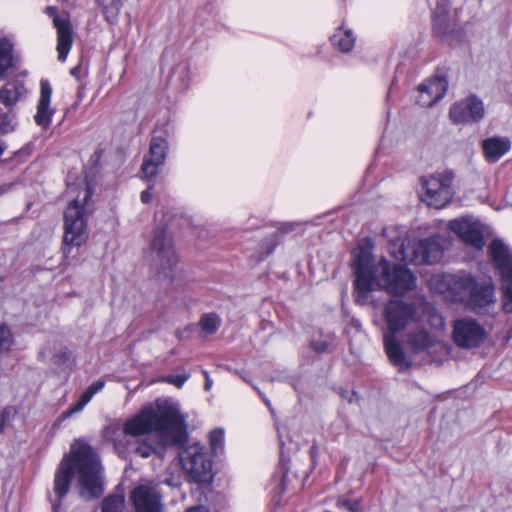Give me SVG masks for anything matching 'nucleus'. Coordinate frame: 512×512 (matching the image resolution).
<instances>
[{
  "instance_id": "nucleus-1",
  "label": "nucleus",
  "mask_w": 512,
  "mask_h": 512,
  "mask_svg": "<svg viewBox=\"0 0 512 512\" xmlns=\"http://www.w3.org/2000/svg\"><path fill=\"white\" fill-rule=\"evenodd\" d=\"M75 471L78 474L79 493L85 500H94L103 494L104 481L99 455L88 443L77 440L55 472L54 499L50 498L53 512H57L61 500L68 493Z\"/></svg>"
},
{
  "instance_id": "nucleus-2",
  "label": "nucleus",
  "mask_w": 512,
  "mask_h": 512,
  "mask_svg": "<svg viewBox=\"0 0 512 512\" xmlns=\"http://www.w3.org/2000/svg\"><path fill=\"white\" fill-rule=\"evenodd\" d=\"M152 431L159 433L164 445H183L187 440L185 419L173 403L158 404L157 408H143L135 417L126 421V436H141Z\"/></svg>"
},
{
  "instance_id": "nucleus-3",
  "label": "nucleus",
  "mask_w": 512,
  "mask_h": 512,
  "mask_svg": "<svg viewBox=\"0 0 512 512\" xmlns=\"http://www.w3.org/2000/svg\"><path fill=\"white\" fill-rule=\"evenodd\" d=\"M415 315V306L403 300H390L384 308V319L387 324V331L383 334L384 348L390 362L399 371L409 369L412 363L395 334L403 331L414 320Z\"/></svg>"
},
{
  "instance_id": "nucleus-4",
  "label": "nucleus",
  "mask_w": 512,
  "mask_h": 512,
  "mask_svg": "<svg viewBox=\"0 0 512 512\" xmlns=\"http://www.w3.org/2000/svg\"><path fill=\"white\" fill-rule=\"evenodd\" d=\"M83 196H77L71 201L64 212V236L62 251L65 257L71 248L80 247L88 238L87 216L93 213L94 208L90 203L93 194L91 187L86 184L82 191Z\"/></svg>"
},
{
  "instance_id": "nucleus-5",
  "label": "nucleus",
  "mask_w": 512,
  "mask_h": 512,
  "mask_svg": "<svg viewBox=\"0 0 512 512\" xmlns=\"http://www.w3.org/2000/svg\"><path fill=\"white\" fill-rule=\"evenodd\" d=\"M373 248V241L370 238H365L353 261L354 297L355 302L361 306L368 303L369 295L374 289L376 269L379 267V262L373 263Z\"/></svg>"
},
{
  "instance_id": "nucleus-6",
  "label": "nucleus",
  "mask_w": 512,
  "mask_h": 512,
  "mask_svg": "<svg viewBox=\"0 0 512 512\" xmlns=\"http://www.w3.org/2000/svg\"><path fill=\"white\" fill-rule=\"evenodd\" d=\"M149 251L155 275L160 280H173L178 259L172 237L163 226L154 229Z\"/></svg>"
},
{
  "instance_id": "nucleus-7",
  "label": "nucleus",
  "mask_w": 512,
  "mask_h": 512,
  "mask_svg": "<svg viewBox=\"0 0 512 512\" xmlns=\"http://www.w3.org/2000/svg\"><path fill=\"white\" fill-rule=\"evenodd\" d=\"M444 247L440 236H432L421 240L403 241L398 251L392 253L396 260L405 263L422 265L435 264L443 256Z\"/></svg>"
},
{
  "instance_id": "nucleus-8",
  "label": "nucleus",
  "mask_w": 512,
  "mask_h": 512,
  "mask_svg": "<svg viewBox=\"0 0 512 512\" xmlns=\"http://www.w3.org/2000/svg\"><path fill=\"white\" fill-rule=\"evenodd\" d=\"M376 275L374 287L382 288L390 294L403 295L415 288L416 278L412 272L404 266L392 265L385 258L379 261Z\"/></svg>"
},
{
  "instance_id": "nucleus-9",
  "label": "nucleus",
  "mask_w": 512,
  "mask_h": 512,
  "mask_svg": "<svg viewBox=\"0 0 512 512\" xmlns=\"http://www.w3.org/2000/svg\"><path fill=\"white\" fill-rule=\"evenodd\" d=\"M489 253L501 277L502 307L505 313H512V252L499 239L489 245Z\"/></svg>"
},
{
  "instance_id": "nucleus-10",
  "label": "nucleus",
  "mask_w": 512,
  "mask_h": 512,
  "mask_svg": "<svg viewBox=\"0 0 512 512\" xmlns=\"http://www.w3.org/2000/svg\"><path fill=\"white\" fill-rule=\"evenodd\" d=\"M183 470L187 472L192 481L208 483L212 480V461L198 443L181 449L178 453Z\"/></svg>"
},
{
  "instance_id": "nucleus-11",
  "label": "nucleus",
  "mask_w": 512,
  "mask_h": 512,
  "mask_svg": "<svg viewBox=\"0 0 512 512\" xmlns=\"http://www.w3.org/2000/svg\"><path fill=\"white\" fill-rule=\"evenodd\" d=\"M454 174L451 171L431 175L423 180L425 188L424 201L436 209L444 208L453 198L452 181Z\"/></svg>"
},
{
  "instance_id": "nucleus-12",
  "label": "nucleus",
  "mask_w": 512,
  "mask_h": 512,
  "mask_svg": "<svg viewBox=\"0 0 512 512\" xmlns=\"http://www.w3.org/2000/svg\"><path fill=\"white\" fill-rule=\"evenodd\" d=\"M487 338L484 327L475 319L462 318L453 324L452 339L456 346L473 349L482 345Z\"/></svg>"
},
{
  "instance_id": "nucleus-13",
  "label": "nucleus",
  "mask_w": 512,
  "mask_h": 512,
  "mask_svg": "<svg viewBox=\"0 0 512 512\" xmlns=\"http://www.w3.org/2000/svg\"><path fill=\"white\" fill-rule=\"evenodd\" d=\"M461 285L470 290L469 306L478 315L488 312L489 307L496 302L494 287L492 284H479L470 275L460 277Z\"/></svg>"
},
{
  "instance_id": "nucleus-14",
  "label": "nucleus",
  "mask_w": 512,
  "mask_h": 512,
  "mask_svg": "<svg viewBox=\"0 0 512 512\" xmlns=\"http://www.w3.org/2000/svg\"><path fill=\"white\" fill-rule=\"evenodd\" d=\"M484 114L483 102L475 95L454 103L449 110L450 120L454 124L478 123Z\"/></svg>"
},
{
  "instance_id": "nucleus-15",
  "label": "nucleus",
  "mask_w": 512,
  "mask_h": 512,
  "mask_svg": "<svg viewBox=\"0 0 512 512\" xmlns=\"http://www.w3.org/2000/svg\"><path fill=\"white\" fill-rule=\"evenodd\" d=\"M135 512H161L162 495L157 486L140 484L129 494Z\"/></svg>"
},
{
  "instance_id": "nucleus-16",
  "label": "nucleus",
  "mask_w": 512,
  "mask_h": 512,
  "mask_svg": "<svg viewBox=\"0 0 512 512\" xmlns=\"http://www.w3.org/2000/svg\"><path fill=\"white\" fill-rule=\"evenodd\" d=\"M45 14L52 18L53 25L57 30V51L58 59L64 62L73 43L72 25L67 16H60L56 6H48Z\"/></svg>"
},
{
  "instance_id": "nucleus-17",
  "label": "nucleus",
  "mask_w": 512,
  "mask_h": 512,
  "mask_svg": "<svg viewBox=\"0 0 512 512\" xmlns=\"http://www.w3.org/2000/svg\"><path fill=\"white\" fill-rule=\"evenodd\" d=\"M168 151V142L163 137H153L148 153L143 158L141 172L146 179H152L159 173L160 167L165 163Z\"/></svg>"
},
{
  "instance_id": "nucleus-18",
  "label": "nucleus",
  "mask_w": 512,
  "mask_h": 512,
  "mask_svg": "<svg viewBox=\"0 0 512 512\" xmlns=\"http://www.w3.org/2000/svg\"><path fill=\"white\" fill-rule=\"evenodd\" d=\"M449 229L457 234L466 244L477 250H482L485 241L483 233L478 222H472L466 218L453 219L449 221Z\"/></svg>"
},
{
  "instance_id": "nucleus-19",
  "label": "nucleus",
  "mask_w": 512,
  "mask_h": 512,
  "mask_svg": "<svg viewBox=\"0 0 512 512\" xmlns=\"http://www.w3.org/2000/svg\"><path fill=\"white\" fill-rule=\"evenodd\" d=\"M433 32L441 41L447 42L449 45H455L462 41L464 32L449 21L446 14L436 15L433 21Z\"/></svg>"
},
{
  "instance_id": "nucleus-20",
  "label": "nucleus",
  "mask_w": 512,
  "mask_h": 512,
  "mask_svg": "<svg viewBox=\"0 0 512 512\" xmlns=\"http://www.w3.org/2000/svg\"><path fill=\"white\" fill-rule=\"evenodd\" d=\"M52 88L47 80L40 82V99L37 105V112L34 116L35 123L42 128L49 127L54 110L50 109Z\"/></svg>"
},
{
  "instance_id": "nucleus-21",
  "label": "nucleus",
  "mask_w": 512,
  "mask_h": 512,
  "mask_svg": "<svg viewBox=\"0 0 512 512\" xmlns=\"http://www.w3.org/2000/svg\"><path fill=\"white\" fill-rule=\"evenodd\" d=\"M418 90L421 93H427L431 96L429 105H432L441 100L448 90L446 71L444 69H437L433 78L422 83Z\"/></svg>"
},
{
  "instance_id": "nucleus-22",
  "label": "nucleus",
  "mask_w": 512,
  "mask_h": 512,
  "mask_svg": "<svg viewBox=\"0 0 512 512\" xmlns=\"http://www.w3.org/2000/svg\"><path fill=\"white\" fill-rule=\"evenodd\" d=\"M481 147L485 160L494 163L510 150L511 142L508 138L493 136L484 139Z\"/></svg>"
},
{
  "instance_id": "nucleus-23",
  "label": "nucleus",
  "mask_w": 512,
  "mask_h": 512,
  "mask_svg": "<svg viewBox=\"0 0 512 512\" xmlns=\"http://www.w3.org/2000/svg\"><path fill=\"white\" fill-rule=\"evenodd\" d=\"M405 344L413 354L426 351L434 344V339L429 331L424 328H415L406 335Z\"/></svg>"
},
{
  "instance_id": "nucleus-24",
  "label": "nucleus",
  "mask_w": 512,
  "mask_h": 512,
  "mask_svg": "<svg viewBox=\"0 0 512 512\" xmlns=\"http://www.w3.org/2000/svg\"><path fill=\"white\" fill-rule=\"evenodd\" d=\"M330 41L334 48L340 52L348 53L355 46L356 36L353 30L345 28L343 25H341L330 37Z\"/></svg>"
},
{
  "instance_id": "nucleus-25",
  "label": "nucleus",
  "mask_w": 512,
  "mask_h": 512,
  "mask_svg": "<svg viewBox=\"0 0 512 512\" xmlns=\"http://www.w3.org/2000/svg\"><path fill=\"white\" fill-rule=\"evenodd\" d=\"M280 461H279V467H278V470L276 471L275 475H274V481L276 482V485L274 487V492L277 494V495H281L282 493H284L287 488H288V484L290 482V479H289V468H288V461L289 459L286 458L285 456V451H284V443L281 442V446H280Z\"/></svg>"
},
{
  "instance_id": "nucleus-26",
  "label": "nucleus",
  "mask_w": 512,
  "mask_h": 512,
  "mask_svg": "<svg viewBox=\"0 0 512 512\" xmlns=\"http://www.w3.org/2000/svg\"><path fill=\"white\" fill-rule=\"evenodd\" d=\"M125 504V491L121 484L102 501L101 512H122Z\"/></svg>"
},
{
  "instance_id": "nucleus-27",
  "label": "nucleus",
  "mask_w": 512,
  "mask_h": 512,
  "mask_svg": "<svg viewBox=\"0 0 512 512\" xmlns=\"http://www.w3.org/2000/svg\"><path fill=\"white\" fill-rule=\"evenodd\" d=\"M182 445H164L160 440L157 444H150L147 441L137 443L133 451L135 454L142 458H147L152 454H157L160 457L164 456V451L167 447H181Z\"/></svg>"
},
{
  "instance_id": "nucleus-28",
  "label": "nucleus",
  "mask_w": 512,
  "mask_h": 512,
  "mask_svg": "<svg viewBox=\"0 0 512 512\" xmlns=\"http://www.w3.org/2000/svg\"><path fill=\"white\" fill-rule=\"evenodd\" d=\"M97 3L101 7L105 20L109 24H115L123 5L122 0H97Z\"/></svg>"
},
{
  "instance_id": "nucleus-29",
  "label": "nucleus",
  "mask_w": 512,
  "mask_h": 512,
  "mask_svg": "<svg viewBox=\"0 0 512 512\" xmlns=\"http://www.w3.org/2000/svg\"><path fill=\"white\" fill-rule=\"evenodd\" d=\"M18 119L12 110L3 111L0 109V136L11 134L17 130Z\"/></svg>"
},
{
  "instance_id": "nucleus-30",
  "label": "nucleus",
  "mask_w": 512,
  "mask_h": 512,
  "mask_svg": "<svg viewBox=\"0 0 512 512\" xmlns=\"http://www.w3.org/2000/svg\"><path fill=\"white\" fill-rule=\"evenodd\" d=\"M220 324L221 320L219 316L215 313L205 314L201 317L199 321L201 333L204 335H212L216 333V331L220 327Z\"/></svg>"
},
{
  "instance_id": "nucleus-31",
  "label": "nucleus",
  "mask_w": 512,
  "mask_h": 512,
  "mask_svg": "<svg viewBox=\"0 0 512 512\" xmlns=\"http://www.w3.org/2000/svg\"><path fill=\"white\" fill-rule=\"evenodd\" d=\"M12 45L7 40H0V78L12 67Z\"/></svg>"
},
{
  "instance_id": "nucleus-32",
  "label": "nucleus",
  "mask_w": 512,
  "mask_h": 512,
  "mask_svg": "<svg viewBox=\"0 0 512 512\" xmlns=\"http://www.w3.org/2000/svg\"><path fill=\"white\" fill-rule=\"evenodd\" d=\"M93 396V391H90L87 388L80 396V399L73 406L62 413V418L66 419L71 417L73 414L80 412L85 407V405L90 402Z\"/></svg>"
},
{
  "instance_id": "nucleus-33",
  "label": "nucleus",
  "mask_w": 512,
  "mask_h": 512,
  "mask_svg": "<svg viewBox=\"0 0 512 512\" xmlns=\"http://www.w3.org/2000/svg\"><path fill=\"white\" fill-rule=\"evenodd\" d=\"M19 100L18 89L13 86L11 88L4 87L0 90V102L7 108L13 107Z\"/></svg>"
},
{
  "instance_id": "nucleus-34",
  "label": "nucleus",
  "mask_w": 512,
  "mask_h": 512,
  "mask_svg": "<svg viewBox=\"0 0 512 512\" xmlns=\"http://www.w3.org/2000/svg\"><path fill=\"white\" fill-rule=\"evenodd\" d=\"M14 338L6 324H0V354L8 352L13 344Z\"/></svg>"
},
{
  "instance_id": "nucleus-35",
  "label": "nucleus",
  "mask_w": 512,
  "mask_h": 512,
  "mask_svg": "<svg viewBox=\"0 0 512 512\" xmlns=\"http://www.w3.org/2000/svg\"><path fill=\"white\" fill-rule=\"evenodd\" d=\"M336 507L338 509L346 510L348 512H359L360 510H363L362 502L358 498H339L337 500Z\"/></svg>"
},
{
  "instance_id": "nucleus-36",
  "label": "nucleus",
  "mask_w": 512,
  "mask_h": 512,
  "mask_svg": "<svg viewBox=\"0 0 512 512\" xmlns=\"http://www.w3.org/2000/svg\"><path fill=\"white\" fill-rule=\"evenodd\" d=\"M53 362L58 366L71 367L74 364V356L68 348L61 349L53 356Z\"/></svg>"
},
{
  "instance_id": "nucleus-37",
  "label": "nucleus",
  "mask_w": 512,
  "mask_h": 512,
  "mask_svg": "<svg viewBox=\"0 0 512 512\" xmlns=\"http://www.w3.org/2000/svg\"><path fill=\"white\" fill-rule=\"evenodd\" d=\"M209 442L212 451L216 454L223 447L224 430L221 428L212 430L209 434Z\"/></svg>"
},
{
  "instance_id": "nucleus-38",
  "label": "nucleus",
  "mask_w": 512,
  "mask_h": 512,
  "mask_svg": "<svg viewBox=\"0 0 512 512\" xmlns=\"http://www.w3.org/2000/svg\"><path fill=\"white\" fill-rule=\"evenodd\" d=\"M277 236L278 232L273 233L271 238L267 240V242H265L266 251L261 255L260 259H263L264 257L270 255L273 252L275 246L277 245Z\"/></svg>"
},
{
  "instance_id": "nucleus-39",
  "label": "nucleus",
  "mask_w": 512,
  "mask_h": 512,
  "mask_svg": "<svg viewBox=\"0 0 512 512\" xmlns=\"http://www.w3.org/2000/svg\"><path fill=\"white\" fill-rule=\"evenodd\" d=\"M14 414L12 407H5L0 414V432L4 430L5 422L8 421Z\"/></svg>"
},
{
  "instance_id": "nucleus-40",
  "label": "nucleus",
  "mask_w": 512,
  "mask_h": 512,
  "mask_svg": "<svg viewBox=\"0 0 512 512\" xmlns=\"http://www.w3.org/2000/svg\"><path fill=\"white\" fill-rule=\"evenodd\" d=\"M187 379H188V376H183V375L171 376L168 378V382L174 384L177 387H181Z\"/></svg>"
},
{
  "instance_id": "nucleus-41",
  "label": "nucleus",
  "mask_w": 512,
  "mask_h": 512,
  "mask_svg": "<svg viewBox=\"0 0 512 512\" xmlns=\"http://www.w3.org/2000/svg\"><path fill=\"white\" fill-rule=\"evenodd\" d=\"M140 199L143 204H148L151 202V200H152L151 187H149L148 189L141 192Z\"/></svg>"
},
{
  "instance_id": "nucleus-42",
  "label": "nucleus",
  "mask_w": 512,
  "mask_h": 512,
  "mask_svg": "<svg viewBox=\"0 0 512 512\" xmlns=\"http://www.w3.org/2000/svg\"><path fill=\"white\" fill-rule=\"evenodd\" d=\"M313 349L318 353H323L327 350L328 344L324 341L314 342L312 343Z\"/></svg>"
},
{
  "instance_id": "nucleus-43",
  "label": "nucleus",
  "mask_w": 512,
  "mask_h": 512,
  "mask_svg": "<svg viewBox=\"0 0 512 512\" xmlns=\"http://www.w3.org/2000/svg\"><path fill=\"white\" fill-rule=\"evenodd\" d=\"M104 387V382L103 381H96L94 383H92L88 389L90 391H93V394L95 395L97 392H99L100 390H102V388Z\"/></svg>"
},
{
  "instance_id": "nucleus-44",
  "label": "nucleus",
  "mask_w": 512,
  "mask_h": 512,
  "mask_svg": "<svg viewBox=\"0 0 512 512\" xmlns=\"http://www.w3.org/2000/svg\"><path fill=\"white\" fill-rule=\"evenodd\" d=\"M203 374L205 376L204 389L206 391H209L211 389V387H212V380H211V378L209 376V373L207 371L204 370Z\"/></svg>"
},
{
  "instance_id": "nucleus-45",
  "label": "nucleus",
  "mask_w": 512,
  "mask_h": 512,
  "mask_svg": "<svg viewBox=\"0 0 512 512\" xmlns=\"http://www.w3.org/2000/svg\"><path fill=\"white\" fill-rule=\"evenodd\" d=\"M296 224L294 223H286V224H283L282 227L279 229L282 233H288L290 231H292L294 229V226Z\"/></svg>"
},
{
  "instance_id": "nucleus-46",
  "label": "nucleus",
  "mask_w": 512,
  "mask_h": 512,
  "mask_svg": "<svg viewBox=\"0 0 512 512\" xmlns=\"http://www.w3.org/2000/svg\"><path fill=\"white\" fill-rule=\"evenodd\" d=\"M343 397L347 398L348 402L351 403L354 400V397H356V392L351 391L350 393L347 392V394H342Z\"/></svg>"
},
{
  "instance_id": "nucleus-47",
  "label": "nucleus",
  "mask_w": 512,
  "mask_h": 512,
  "mask_svg": "<svg viewBox=\"0 0 512 512\" xmlns=\"http://www.w3.org/2000/svg\"><path fill=\"white\" fill-rule=\"evenodd\" d=\"M185 512H204L202 506H191L188 507Z\"/></svg>"
},
{
  "instance_id": "nucleus-48",
  "label": "nucleus",
  "mask_w": 512,
  "mask_h": 512,
  "mask_svg": "<svg viewBox=\"0 0 512 512\" xmlns=\"http://www.w3.org/2000/svg\"><path fill=\"white\" fill-rule=\"evenodd\" d=\"M11 185H2L0 186V196L6 193L10 189Z\"/></svg>"
},
{
  "instance_id": "nucleus-49",
  "label": "nucleus",
  "mask_w": 512,
  "mask_h": 512,
  "mask_svg": "<svg viewBox=\"0 0 512 512\" xmlns=\"http://www.w3.org/2000/svg\"><path fill=\"white\" fill-rule=\"evenodd\" d=\"M80 71V67L77 66V67H74L72 70H71V74L75 77H78V73Z\"/></svg>"
},
{
  "instance_id": "nucleus-50",
  "label": "nucleus",
  "mask_w": 512,
  "mask_h": 512,
  "mask_svg": "<svg viewBox=\"0 0 512 512\" xmlns=\"http://www.w3.org/2000/svg\"><path fill=\"white\" fill-rule=\"evenodd\" d=\"M315 452H316V447L312 446L311 449H310L311 455L313 456Z\"/></svg>"
}]
</instances>
